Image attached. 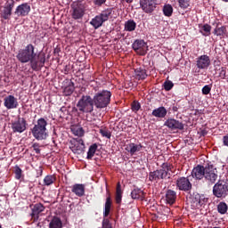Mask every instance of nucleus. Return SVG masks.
<instances>
[{
  "mask_svg": "<svg viewBox=\"0 0 228 228\" xmlns=\"http://www.w3.org/2000/svg\"><path fill=\"white\" fill-rule=\"evenodd\" d=\"M69 149L74 154H81L85 151V142L83 139H73L70 141Z\"/></svg>",
  "mask_w": 228,
  "mask_h": 228,
  "instance_id": "9d476101",
  "label": "nucleus"
},
{
  "mask_svg": "<svg viewBox=\"0 0 228 228\" xmlns=\"http://www.w3.org/2000/svg\"><path fill=\"white\" fill-rule=\"evenodd\" d=\"M97 151V145L92 144L89 147V150L87 151V159H92V158H94V156L95 155V152Z\"/></svg>",
  "mask_w": 228,
  "mask_h": 228,
  "instance_id": "f704fd0d",
  "label": "nucleus"
},
{
  "mask_svg": "<svg viewBox=\"0 0 228 228\" xmlns=\"http://www.w3.org/2000/svg\"><path fill=\"white\" fill-rule=\"evenodd\" d=\"M227 209H228V207L225 202H220L217 206V211L221 215H225L227 213Z\"/></svg>",
  "mask_w": 228,
  "mask_h": 228,
  "instance_id": "4c0bfd02",
  "label": "nucleus"
},
{
  "mask_svg": "<svg viewBox=\"0 0 228 228\" xmlns=\"http://www.w3.org/2000/svg\"><path fill=\"white\" fill-rule=\"evenodd\" d=\"M61 227H62L61 220H60V218L58 217H54L50 223V228H61Z\"/></svg>",
  "mask_w": 228,
  "mask_h": 228,
  "instance_id": "e433bc0d",
  "label": "nucleus"
},
{
  "mask_svg": "<svg viewBox=\"0 0 228 228\" xmlns=\"http://www.w3.org/2000/svg\"><path fill=\"white\" fill-rule=\"evenodd\" d=\"M200 33L203 35V37H209L211 35V25L209 24H204L200 25Z\"/></svg>",
  "mask_w": 228,
  "mask_h": 228,
  "instance_id": "cd10ccee",
  "label": "nucleus"
},
{
  "mask_svg": "<svg viewBox=\"0 0 228 228\" xmlns=\"http://www.w3.org/2000/svg\"><path fill=\"white\" fill-rule=\"evenodd\" d=\"M0 228H1V225H0Z\"/></svg>",
  "mask_w": 228,
  "mask_h": 228,
  "instance_id": "5fc2aeb1",
  "label": "nucleus"
},
{
  "mask_svg": "<svg viewBox=\"0 0 228 228\" xmlns=\"http://www.w3.org/2000/svg\"><path fill=\"white\" fill-rule=\"evenodd\" d=\"M132 110L133 111H138V110H140V103H138L137 102H134L132 103Z\"/></svg>",
  "mask_w": 228,
  "mask_h": 228,
  "instance_id": "de8ad7c7",
  "label": "nucleus"
},
{
  "mask_svg": "<svg viewBox=\"0 0 228 228\" xmlns=\"http://www.w3.org/2000/svg\"><path fill=\"white\" fill-rule=\"evenodd\" d=\"M126 151L133 156L134 153L142 151V144H135L134 142L129 143L126 145Z\"/></svg>",
  "mask_w": 228,
  "mask_h": 228,
  "instance_id": "b1692460",
  "label": "nucleus"
},
{
  "mask_svg": "<svg viewBox=\"0 0 228 228\" xmlns=\"http://www.w3.org/2000/svg\"><path fill=\"white\" fill-rule=\"evenodd\" d=\"M178 4L183 10L190 7V0H178Z\"/></svg>",
  "mask_w": 228,
  "mask_h": 228,
  "instance_id": "a19ab883",
  "label": "nucleus"
},
{
  "mask_svg": "<svg viewBox=\"0 0 228 228\" xmlns=\"http://www.w3.org/2000/svg\"><path fill=\"white\" fill-rule=\"evenodd\" d=\"M159 171H160V175L165 179L168 177V174H170V172H174V166L169 163H163L161 166V169H159Z\"/></svg>",
  "mask_w": 228,
  "mask_h": 228,
  "instance_id": "4be33fe9",
  "label": "nucleus"
},
{
  "mask_svg": "<svg viewBox=\"0 0 228 228\" xmlns=\"http://www.w3.org/2000/svg\"><path fill=\"white\" fill-rule=\"evenodd\" d=\"M111 210V198L109 196L106 199L105 202V210L103 213V216H108L110 215V211Z\"/></svg>",
  "mask_w": 228,
  "mask_h": 228,
  "instance_id": "473e14b6",
  "label": "nucleus"
},
{
  "mask_svg": "<svg viewBox=\"0 0 228 228\" xmlns=\"http://www.w3.org/2000/svg\"><path fill=\"white\" fill-rule=\"evenodd\" d=\"M71 17L75 20H77L79 19H83L85 17V13L86 12V4L83 3H74L71 5Z\"/></svg>",
  "mask_w": 228,
  "mask_h": 228,
  "instance_id": "423d86ee",
  "label": "nucleus"
},
{
  "mask_svg": "<svg viewBox=\"0 0 228 228\" xmlns=\"http://www.w3.org/2000/svg\"><path fill=\"white\" fill-rule=\"evenodd\" d=\"M54 181H56V177H54V175H46L44 179L45 186H51Z\"/></svg>",
  "mask_w": 228,
  "mask_h": 228,
  "instance_id": "ea45409f",
  "label": "nucleus"
},
{
  "mask_svg": "<svg viewBox=\"0 0 228 228\" xmlns=\"http://www.w3.org/2000/svg\"><path fill=\"white\" fill-rule=\"evenodd\" d=\"M147 77V72L144 69H135V79H145Z\"/></svg>",
  "mask_w": 228,
  "mask_h": 228,
  "instance_id": "c9c22d12",
  "label": "nucleus"
},
{
  "mask_svg": "<svg viewBox=\"0 0 228 228\" xmlns=\"http://www.w3.org/2000/svg\"><path fill=\"white\" fill-rule=\"evenodd\" d=\"M164 126H166L167 127H168V129H171L172 131H175L177 129H179L180 131H183V129H184V124L174 118L167 119L165 122Z\"/></svg>",
  "mask_w": 228,
  "mask_h": 228,
  "instance_id": "4468645a",
  "label": "nucleus"
},
{
  "mask_svg": "<svg viewBox=\"0 0 228 228\" xmlns=\"http://www.w3.org/2000/svg\"><path fill=\"white\" fill-rule=\"evenodd\" d=\"M198 69H208L211 65V59L208 55H200L196 61Z\"/></svg>",
  "mask_w": 228,
  "mask_h": 228,
  "instance_id": "dca6fc26",
  "label": "nucleus"
},
{
  "mask_svg": "<svg viewBox=\"0 0 228 228\" xmlns=\"http://www.w3.org/2000/svg\"><path fill=\"white\" fill-rule=\"evenodd\" d=\"M172 88H174V83L172 81L167 80L164 83V89L166 90V92H170Z\"/></svg>",
  "mask_w": 228,
  "mask_h": 228,
  "instance_id": "37998d69",
  "label": "nucleus"
},
{
  "mask_svg": "<svg viewBox=\"0 0 228 228\" xmlns=\"http://www.w3.org/2000/svg\"><path fill=\"white\" fill-rule=\"evenodd\" d=\"M104 3H106V0H94V4H95V6H102Z\"/></svg>",
  "mask_w": 228,
  "mask_h": 228,
  "instance_id": "09e8293b",
  "label": "nucleus"
},
{
  "mask_svg": "<svg viewBox=\"0 0 228 228\" xmlns=\"http://www.w3.org/2000/svg\"><path fill=\"white\" fill-rule=\"evenodd\" d=\"M111 15V10L107 9L103 12H102L101 14L96 15L94 18L92 19L90 21L91 26L94 28V29H99L108 19H110V16Z\"/></svg>",
  "mask_w": 228,
  "mask_h": 228,
  "instance_id": "39448f33",
  "label": "nucleus"
},
{
  "mask_svg": "<svg viewBox=\"0 0 228 228\" xmlns=\"http://www.w3.org/2000/svg\"><path fill=\"white\" fill-rule=\"evenodd\" d=\"M32 134L36 140H46L47 134V121L41 118L32 128Z\"/></svg>",
  "mask_w": 228,
  "mask_h": 228,
  "instance_id": "7ed1b4c3",
  "label": "nucleus"
},
{
  "mask_svg": "<svg viewBox=\"0 0 228 228\" xmlns=\"http://www.w3.org/2000/svg\"><path fill=\"white\" fill-rule=\"evenodd\" d=\"M102 228H113L111 226V223H110V219L104 218L102 221Z\"/></svg>",
  "mask_w": 228,
  "mask_h": 228,
  "instance_id": "a18cd8bd",
  "label": "nucleus"
},
{
  "mask_svg": "<svg viewBox=\"0 0 228 228\" xmlns=\"http://www.w3.org/2000/svg\"><path fill=\"white\" fill-rule=\"evenodd\" d=\"M132 47L134 51H135V53L140 56H145L149 49L147 43H145L143 40H135L132 45Z\"/></svg>",
  "mask_w": 228,
  "mask_h": 228,
  "instance_id": "6e6552de",
  "label": "nucleus"
},
{
  "mask_svg": "<svg viewBox=\"0 0 228 228\" xmlns=\"http://www.w3.org/2000/svg\"><path fill=\"white\" fill-rule=\"evenodd\" d=\"M224 3H228V0H223Z\"/></svg>",
  "mask_w": 228,
  "mask_h": 228,
  "instance_id": "864d4df0",
  "label": "nucleus"
},
{
  "mask_svg": "<svg viewBox=\"0 0 228 228\" xmlns=\"http://www.w3.org/2000/svg\"><path fill=\"white\" fill-rule=\"evenodd\" d=\"M132 199H140V200H145V192L141 189H134L131 192Z\"/></svg>",
  "mask_w": 228,
  "mask_h": 228,
  "instance_id": "a878e982",
  "label": "nucleus"
},
{
  "mask_svg": "<svg viewBox=\"0 0 228 228\" xmlns=\"http://www.w3.org/2000/svg\"><path fill=\"white\" fill-rule=\"evenodd\" d=\"M16 58L20 63L30 61V67L33 70L42 69L45 63V55L35 53V46L31 44L28 45L25 49L20 50Z\"/></svg>",
  "mask_w": 228,
  "mask_h": 228,
  "instance_id": "f257e3e1",
  "label": "nucleus"
},
{
  "mask_svg": "<svg viewBox=\"0 0 228 228\" xmlns=\"http://www.w3.org/2000/svg\"><path fill=\"white\" fill-rule=\"evenodd\" d=\"M122 202V187L120 183H118L116 189V203L120 204Z\"/></svg>",
  "mask_w": 228,
  "mask_h": 228,
  "instance_id": "2f4dec72",
  "label": "nucleus"
},
{
  "mask_svg": "<svg viewBox=\"0 0 228 228\" xmlns=\"http://www.w3.org/2000/svg\"><path fill=\"white\" fill-rule=\"evenodd\" d=\"M13 6H15V1L8 0L6 2L1 12L2 19H4V20H8V19L12 17V11L13 10Z\"/></svg>",
  "mask_w": 228,
  "mask_h": 228,
  "instance_id": "f8f14e48",
  "label": "nucleus"
},
{
  "mask_svg": "<svg viewBox=\"0 0 228 228\" xmlns=\"http://www.w3.org/2000/svg\"><path fill=\"white\" fill-rule=\"evenodd\" d=\"M221 76H223V77H224V76H225V70H224V69L221 70Z\"/></svg>",
  "mask_w": 228,
  "mask_h": 228,
  "instance_id": "3c124183",
  "label": "nucleus"
},
{
  "mask_svg": "<svg viewBox=\"0 0 228 228\" xmlns=\"http://www.w3.org/2000/svg\"><path fill=\"white\" fill-rule=\"evenodd\" d=\"M4 106L6 110H16L19 108V102L15 96L10 94L4 98Z\"/></svg>",
  "mask_w": 228,
  "mask_h": 228,
  "instance_id": "ddd939ff",
  "label": "nucleus"
},
{
  "mask_svg": "<svg viewBox=\"0 0 228 228\" xmlns=\"http://www.w3.org/2000/svg\"><path fill=\"white\" fill-rule=\"evenodd\" d=\"M136 29V22L133 20H128L125 22V31H134Z\"/></svg>",
  "mask_w": 228,
  "mask_h": 228,
  "instance_id": "7c9ffc66",
  "label": "nucleus"
},
{
  "mask_svg": "<svg viewBox=\"0 0 228 228\" xmlns=\"http://www.w3.org/2000/svg\"><path fill=\"white\" fill-rule=\"evenodd\" d=\"M204 177L208 183L215 184V183H216V179H218V171L216 168L213 167V166L206 167Z\"/></svg>",
  "mask_w": 228,
  "mask_h": 228,
  "instance_id": "0eeeda50",
  "label": "nucleus"
},
{
  "mask_svg": "<svg viewBox=\"0 0 228 228\" xmlns=\"http://www.w3.org/2000/svg\"><path fill=\"white\" fill-rule=\"evenodd\" d=\"M176 186L182 191H188L191 190V183L186 177H181L176 181Z\"/></svg>",
  "mask_w": 228,
  "mask_h": 228,
  "instance_id": "f3484780",
  "label": "nucleus"
},
{
  "mask_svg": "<svg viewBox=\"0 0 228 228\" xmlns=\"http://www.w3.org/2000/svg\"><path fill=\"white\" fill-rule=\"evenodd\" d=\"M227 192H228V186H227V183L224 182H218L217 183L215 184L213 188V193L218 199L222 197H225V195H227Z\"/></svg>",
  "mask_w": 228,
  "mask_h": 228,
  "instance_id": "1a4fd4ad",
  "label": "nucleus"
},
{
  "mask_svg": "<svg viewBox=\"0 0 228 228\" xmlns=\"http://www.w3.org/2000/svg\"><path fill=\"white\" fill-rule=\"evenodd\" d=\"M15 179L18 181L22 177V169L19 166H15L14 167Z\"/></svg>",
  "mask_w": 228,
  "mask_h": 228,
  "instance_id": "79ce46f5",
  "label": "nucleus"
},
{
  "mask_svg": "<svg viewBox=\"0 0 228 228\" xmlns=\"http://www.w3.org/2000/svg\"><path fill=\"white\" fill-rule=\"evenodd\" d=\"M126 3H133V0H125Z\"/></svg>",
  "mask_w": 228,
  "mask_h": 228,
  "instance_id": "603ef678",
  "label": "nucleus"
},
{
  "mask_svg": "<svg viewBox=\"0 0 228 228\" xmlns=\"http://www.w3.org/2000/svg\"><path fill=\"white\" fill-rule=\"evenodd\" d=\"M71 191L77 197H83L85 195V184L83 183H76L71 187Z\"/></svg>",
  "mask_w": 228,
  "mask_h": 228,
  "instance_id": "5701e85b",
  "label": "nucleus"
},
{
  "mask_svg": "<svg viewBox=\"0 0 228 228\" xmlns=\"http://www.w3.org/2000/svg\"><path fill=\"white\" fill-rule=\"evenodd\" d=\"M177 198L175 191L169 190L166 193V202L167 204H174L175 202V199Z\"/></svg>",
  "mask_w": 228,
  "mask_h": 228,
  "instance_id": "bb28decb",
  "label": "nucleus"
},
{
  "mask_svg": "<svg viewBox=\"0 0 228 228\" xmlns=\"http://www.w3.org/2000/svg\"><path fill=\"white\" fill-rule=\"evenodd\" d=\"M159 179H164L163 175H161V172L159 170H156V171L150 173V175H149L150 181H159Z\"/></svg>",
  "mask_w": 228,
  "mask_h": 228,
  "instance_id": "c756f323",
  "label": "nucleus"
},
{
  "mask_svg": "<svg viewBox=\"0 0 228 228\" xmlns=\"http://www.w3.org/2000/svg\"><path fill=\"white\" fill-rule=\"evenodd\" d=\"M214 26H216L214 29V35L216 37H225V33H227V28L225 26H222V23L218 20L214 22Z\"/></svg>",
  "mask_w": 228,
  "mask_h": 228,
  "instance_id": "a211bd4d",
  "label": "nucleus"
},
{
  "mask_svg": "<svg viewBox=\"0 0 228 228\" xmlns=\"http://www.w3.org/2000/svg\"><path fill=\"white\" fill-rule=\"evenodd\" d=\"M191 175L195 179H204L206 175V167L202 166H197L193 168Z\"/></svg>",
  "mask_w": 228,
  "mask_h": 228,
  "instance_id": "6ab92c4d",
  "label": "nucleus"
},
{
  "mask_svg": "<svg viewBox=\"0 0 228 228\" xmlns=\"http://www.w3.org/2000/svg\"><path fill=\"white\" fill-rule=\"evenodd\" d=\"M100 133L102 136H104L105 138H108V139L111 138V132H110L107 129H101Z\"/></svg>",
  "mask_w": 228,
  "mask_h": 228,
  "instance_id": "c03bdc74",
  "label": "nucleus"
},
{
  "mask_svg": "<svg viewBox=\"0 0 228 228\" xmlns=\"http://www.w3.org/2000/svg\"><path fill=\"white\" fill-rule=\"evenodd\" d=\"M34 151H36L37 154H40V148H39V145L38 143H34L32 145Z\"/></svg>",
  "mask_w": 228,
  "mask_h": 228,
  "instance_id": "8fccbe9b",
  "label": "nucleus"
},
{
  "mask_svg": "<svg viewBox=\"0 0 228 228\" xmlns=\"http://www.w3.org/2000/svg\"><path fill=\"white\" fill-rule=\"evenodd\" d=\"M211 92V86H205L203 88H202V94L203 95H208V94H210Z\"/></svg>",
  "mask_w": 228,
  "mask_h": 228,
  "instance_id": "49530a36",
  "label": "nucleus"
},
{
  "mask_svg": "<svg viewBox=\"0 0 228 228\" xmlns=\"http://www.w3.org/2000/svg\"><path fill=\"white\" fill-rule=\"evenodd\" d=\"M31 11V7L28 4H22L16 8L15 13L21 17H26Z\"/></svg>",
  "mask_w": 228,
  "mask_h": 228,
  "instance_id": "412c9836",
  "label": "nucleus"
},
{
  "mask_svg": "<svg viewBox=\"0 0 228 228\" xmlns=\"http://www.w3.org/2000/svg\"><path fill=\"white\" fill-rule=\"evenodd\" d=\"M45 210V207L42 203L36 204L32 208L31 216L34 220H38L40 213Z\"/></svg>",
  "mask_w": 228,
  "mask_h": 228,
  "instance_id": "aec40b11",
  "label": "nucleus"
},
{
  "mask_svg": "<svg viewBox=\"0 0 228 228\" xmlns=\"http://www.w3.org/2000/svg\"><path fill=\"white\" fill-rule=\"evenodd\" d=\"M71 131L75 136H85V130L81 126H73Z\"/></svg>",
  "mask_w": 228,
  "mask_h": 228,
  "instance_id": "72a5a7b5",
  "label": "nucleus"
},
{
  "mask_svg": "<svg viewBox=\"0 0 228 228\" xmlns=\"http://www.w3.org/2000/svg\"><path fill=\"white\" fill-rule=\"evenodd\" d=\"M162 12L165 15V17H172L174 13V7H172V4H166L163 6Z\"/></svg>",
  "mask_w": 228,
  "mask_h": 228,
  "instance_id": "c85d7f7f",
  "label": "nucleus"
},
{
  "mask_svg": "<svg viewBox=\"0 0 228 228\" xmlns=\"http://www.w3.org/2000/svg\"><path fill=\"white\" fill-rule=\"evenodd\" d=\"M63 94L66 96L72 95V94H74V84L70 83L69 86L64 87Z\"/></svg>",
  "mask_w": 228,
  "mask_h": 228,
  "instance_id": "58836bf2",
  "label": "nucleus"
},
{
  "mask_svg": "<svg viewBox=\"0 0 228 228\" xmlns=\"http://www.w3.org/2000/svg\"><path fill=\"white\" fill-rule=\"evenodd\" d=\"M94 99L90 95H83L77 103L78 111L82 113H92L94 111Z\"/></svg>",
  "mask_w": 228,
  "mask_h": 228,
  "instance_id": "20e7f679",
  "label": "nucleus"
},
{
  "mask_svg": "<svg viewBox=\"0 0 228 228\" xmlns=\"http://www.w3.org/2000/svg\"><path fill=\"white\" fill-rule=\"evenodd\" d=\"M26 119L24 118H19L18 120L12 124V129L13 133H24L26 131Z\"/></svg>",
  "mask_w": 228,
  "mask_h": 228,
  "instance_id": "2eb2a0df",
  "label": "nucleus"
},
{
  "mask_svg": "<svg viewBox=\"0 0 228 228\" xmlns=\"http://www.w3.org/2000/svg\"><path fill=\"white\" fill-rule=\"evenodd\" d=\"M151 115L157 118H165L167 117V109L165 107H159L153 110Z\"/></svg>",
  "mask_w": 228,
  "mask_h": 228,
  "instance_id": "393cba45",
  "label": "nucleus"
},
{
  "mask_svg": "<svg viewBox=\"0 0 228 228\" xmlns=\"http://www.w3.org/2000/svg\"><path fill=\"white\" fill-rule=\"evenodd\" d=\"M140 6L145 13H152L156 9V0H140Z\"/></svg>",
  "mask_w": 228,
  "mask_h": 228,
  "instance_id": "9b49d317",
  "label": "nucleus"
},
{
  "mask_svg": "<svg viewBox=\"0 0 228 228\" xmlns=\"http://www.w3.org/2000/svg\"><path fill=\"white\" fill-rule=\"evenodd\" d=\"M111 102V92L108 90H102L96 93L93 97V102L98 110L108 108Z\"/></svg>",
  "mask_w": 228,
  "mask_h": 228,
  "instance_id": "f03ea898",
  "label": "nucleus"
}]
</instances>
